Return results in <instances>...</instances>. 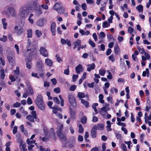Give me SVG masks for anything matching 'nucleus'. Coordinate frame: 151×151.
Instances as JSON below:
<instances>
[{
    "mask_svg": "<svg viewBox=\"0 0 151 151\" xmlns=\"http://www.w3.org/2000/svg\"><path fill=\"white\" fill-rule=\"evenodd\" d=\"M30 7L27 5L22 6L18 11V16L20 18L25 19L27 18L29 13L31 12Z\"/></svg>",
    "mask_w": 151,
    "mask_h": 151,
    "instance_id": "nucleus-1",
    "label": "nucleus"
},
{
    "mask_svg": "<svg viewBox=\"0 0 151 151\" xmlns=\"http://www.w3.org/2000/svg\"><path fill=\"white\" fill-rule=\"evenodd\" d=\"M2 13L4 14H6L9 17L10 16L15 17L17 16V12L15 9L12 7H8L6 11H4Z\"/></svg>",
    "mask_w": 151,
    "mask_h": 151,
    "instance_id": "nucleus-2",
    "label": "nucleus"
},
{
    "mask_svg": "<svg viewBox=\"0 0 151 151\" xmlns=\"http://www.w3.org/2000/svg\"><path fill=\"white\" fill-rule=\"evenodd\" d=\"M45 135L44 137H40V139H41L43 141H46L48 140V139L50 136L51 135H55L54 131L53 129H51L50 131H48L47 128H45L44 129Z\"/></svg>",
    "mask_w": 151,
    "mask_h": 151,
    "instance_id": "nucleus-3",
    "label": "nucleus"
},
{
    "mask_svg": "<svg viewBox=\"0 0 151 151\" xmlns=\"http://www.w3.org/2000/svg\"><path fill=\"white\" fill-rule=\"evenodd\" d=\"M36 104L38 107L41 110H43L45 108V104L42 100V97L41 95H39L35 100Z\"/></svg>",
    "mask_w": 151,
    "mask_h": 151,
    "instance_id": "nucleus-4",
    "label": "nucleus"
},
{
    "mask_svg": "<svg viewBox=\"0 0 151 151\" xmlns=\"http://www.w3.org/2000/svg\"><path fill=\"white\" fill-rule=\"evenodd\" d=\"M68 98L69 102L73 106L76 105L75 99L73 95L69 94L68 95Z\"/></svg>",
    "mask_w": 151,
    "mask_h": 151,
    "instance_id": "nucleus-5",
    "label": "nucleus"
},
{
    "mask_svg": "<svg viewBox=\"0 0 151 151\" xmlns=\"http://www.w3.org/2000/svg\"><path fill=\"white\" fill-rule=\"evenodd\" d=\"M40 54L45 57H48V53L47 50L44 47H40Z\"/></svg>",
    "mask_w": 151,
    "mask_h": 151,
    "instance_id": "nucleus-6",
    "label": "nucleus"
},
{
    "mask_svg": "<svg viewBox=\"0 0 151 151\" xmlns=\"http://www.w3.org/2000/svg\"><path fill=\"white\" fill-rule=\"evenodd\" d=\"M104 125L103 124H98L94 125L93 127V129L96 130H101L104 129Z\"/></svg>",
    "mask_w": 151,
    "mask_h": 151,
    "instance_id": "nucleus-7",
    "label": "nucleus"
},
{
    "mask_svg": "<svg viewBox=\"0 0 151 151\" xmlns=\"http://www.w3.org/2000/svg\"><path fill=\"white\" fill-rule=\"evenodd\" d=\"M14 30L18 35H21L23 32V28L22 27H19L18 26H16L14 27Z\"/></svg>",
    "mask_w": 151,
    "mask_h": 151,
    "instance_id": "nucleus-8",
    "label": "nucleus"
},
{
    "mask_svg": "<svg viewBox=\"0 0 151 151\" xmlns=\"http://www.w3.org/2000/svg\"><path fill=\"white\" fill-rule=\"evenodd\" d=\"M26 85L28 89L29 95H32L34 94V91L33 90L32 88V87L31 84L28 81L26 82Z\"/></svg>",
    "mask_w": 151,
    "mask_h": 151,
    "instance_id": "nucleus-9",
    "label": "nucleus"
},
{
    "mask_svg": "<svg viewBox=\"0 0 151 151\" xmlns=\"http://www.w3.org/2000/svg\"><path fill=\"white\" fill-rule=\"evenodd\" d=\"M75 70L77 74H80L81 72L83 71V68L82 65H78L75 68Z\"/></svg>",
    "mask_w": 151,
    "mask_h": 151,
    "instance_id": "nucleus-10",
    "label": "nucleus"
},
{
    "mask_svg": "<svg viewBox=\"0 0 151 151\" xmlns=\"http://www.w3.org/2000/svg\"><path fill=\"white\" fill-rule=\"evenodd\" d=\"M87 66L88 67L87 68V71L90 72L92 70H93L95 69L96 67V65L95 64L93 63L91 64H87Z\"/></svg>",
    "mask_w": 151,
    "mask_h": 151,
    "instance_id": "nucleus-11",
    "label": "nucleus"
},
{
    "mask_svg": "<svg viewBox=\"0 0 151 151\" xmlns=\"http://www.w3.org/2000/svg\"><path fill=\"white\" fill-rule=\"evenodd\" d=\"M55 27L56 24L54 22H53L51 26V30L53 35H55Z\"/></svg>",
    "mask_w": 151,
    "mask_h": 151,
    "instance_id": "nucleus-12",
    "label": "nucleus"
},
{
    "mask_svg": "<svg viewBox=\"0 0 151 151\" xmlns=\"http://www.w3.org/2000/svg\"><path fill=\"white\" fill-rule=\"evenodd\" d=\"M57 134L61 141H64L66 139L65 136L62 132L58 133Z\"/></svg>",
    "mask_w": 151,
    "mask_h": 151,
    "instance_id": "nucleus-13",
    "label": "nucleus"
},
{
    "mask_svg": "<svg viewBox=\"0 0 151 151\" xmlns=\"http://www.w3.org/2000/svg\"><path fill=\"white\" fill-rule=\"evenodd\" d=\"M144 55L142 56V60L143 61H145L147 60H149L150 58V56L148 53L145 52L144 54Z\"/></svg>",
    "mask_w": 151,
    "mask_h": 151,
    "instance_id": "nucleus-14",
    "label": "nucleus"
},
{
    "mask_svg": "<svg viewBox=\"0 0 151 151\" xmlns=\"http://www.w3.org/2000/svg\"><path fill=\"white\" fill-rule=\"evenodd\" d=\"M74 45L73 49L75 50L77 47L81 45V41L79 39H77L76 41L73 43Z\"/></svg>",
    "mask_w": 151,
    "mask_h": 151,
    "instance_id": "nucleus-15",
    "label": "nucleus"
},
{
    "mask_svg": "<svg viewBox=\"0 0 151 151\" xmlns=\"http://www.w3.org/2000/svg\"><path fill=\"white\" fill-rule=\"evenodd\" d=\"M57 124L58 126V127L57 128V129H58L57 131V133L58 132H62L61 131L63 128V124L59 122L57 123Z\"/></svg>",
    "mask_w": 151,
    "mask_h": 151,
    "instance_id": "nucleus-16",
    "label": "nucleus"
},
{
    "mask_svg": "<svg viewBox=\"0 0 151 151\" xmlns=\"http://www.w3.org/2000/svg\"><path fill=\"white\" fill-rule=\"evenodd\" d=\"M43 65L44 64L42 61L40 60H39L37 61L36 63V67L37 68H42V67L43 66Z\"/></svg>",
    "mask_w": 151,
    "mask_h": 151,
    "instance_id": "nucleus-17",
    "label": "nucleus"
},
{
    "mask_svg": "<svg viewBox=\"0 0 151 151\" xmlns=\"http://www.w3.org/2000/svg\"><path fill=\"white\" fill-rule=\"evenodd\" d=\"M7 58L9 62L12 63L14 60L15 57L13 54H9L8 55Z\"/></svg>",
    "mask_w": 151,
    "mask_h": 151,
    "instance_id": "nucleus-18",
    "label": "nucleus"
},
{
    "mask_svg": "<svg viewBox=\"0 0 151 151\" xmlns=\"http://www.w3.org/2000/svg\"><path fill=\"white\" fill-rule=\"evenodd\" d=\"M35 14L37 15H39L42 13V11L41 7L35 8Z\"/></svg>",
    "mask_w": 151,
    "mask_h": 151,
    "instance_id": "nucleus-19",
    "label": "nucleus"
},
{
    "mask_svg": "<svg viewBox=\"0 0 151 151\" xmlns=\"http://www.w3.org/2000/svg\"><path fill=\"white\" fill-rule=\"evenodd\" d=\"M139 54V52L137 50H136L135 51L134 53L132 54V58L134 61H137V56Z\"/></svg>",
    "mask_w": 151,
    "mask_h": 151,
    "instance_id": "nucleus-20",
    "label": "nucleus"
},
{
    "mask_svg": "<svg viewBox=\"0 0 151 151\" xmlns=\"http://www.w3.org/2000/svg\"><path fill=\"white\" fill-rule=\"evenodd\" d=\"M20 143V146H22V150H21V151H27V150L26 148V145L25 144H23V142L22 140L20 139L19 142Z\"/></svg>",
    "mask_w": 151,
    "mask_h": 151,
    "instance_id": "nucleus-21",
    "label": "nucleus"
},
{
    "mask_svg": "<svg viewBox=\"0 0 151 151\" xmlns=\"http://www.w3.org/2000/svg\"><path fill=\"white\" fill-rule=\"evenodd\" d=\"M45 62L47 65L49 66H51L53 64V62L52 60L49 58L46 59Z\"/></svg>",
    "mask_w": 151,
    "mask_h": 151,
    "instance_id": "nucleus-22",
    "label": "nucleus"
},
{
    "mask_svg": "<svg viewBox=\"0 0 151 151\" xmlns=\"http://www.w3.org/2000/svg\"><path fill=\"white\" fill-rule=\"evenodd\" d=\"M114 51L116 54H117L120 51L119 47L117 44H116L114 46Z\"/></svg>",
    "mask_w": 151,
    "mask_h": 151,
    "instance_id": "nucleus-23",
    "label": "nucleus"
},
{
    "mask_svg": "<svg viewBox=\"0 0 151 151\" xmlns=\"http://www.w3.org/2000/svg\"><path fill=\"white\" fill-rule=\"evenodd\" d=\"M20 73L19 69V67H17L15 70H14V75L15 77L18 78V75Z\"/></svg>",
    "mask_w": 151,
    "mask_h": 151,
    "instance_id": "nucleus-24",
    "label": "nucleus"
},
{
    "mask_svg": "<svg viewBox=\"0 0 151 151\" xmlns=\"http://www.w3.org/2000/svg\"><path fill=\"white\" fill-rule=\"evenodd\" d=\"M104 96L102 94H100L99 96V102L101 104H104V101L103 100Z\"/></svg>",
    "mask_w": 151,
    "mask_h": 151,
    "instance_id": "nucleus-25",
    "label": "nucleus"
},
{
    "mask_svg": "<svg viewBox=\"0 0 151 151\" xmlns=\"http://www.w3.org/2000/svg\"><path fill=\"white\" fill-rule=\"evenodd\" d=\"M106 72L105 69L103 68H101L99 70V73L100 75L102 76H104Z\"/></svg>",
    "mask_w": 151,
    "mask_h": 151,
    "instance_id": "nucleus-26",
    "label": "nucleus"
},
{
    "mask_svg": "<svg viewBox=\"0 0 151 151\" xmlns=\"http://www.w3.org/2000/svg\"><path fill=\"white\" fill-rule=\"evenodd\" d=\"M60 3L59 2L56 3L53 6L54 9L55 10H58L60 7V8L62 7V6H60Z\"/></svg>",
    "mask_w": 151,
    "mask_h": 151,
    "instance_id": "nucleus-27",
    "label": "nucleus"
},
{
    "mask_svg": "<svg viewBox=\"0 0 151 151\" xmlns=\"http://www.w3.org/2000/svg\"><path fill=\"white\" fill-rule=\"evenodd\" d=\"M81 102L85 106L86 108H88L89 107V103L87 101L83 99H81Z\"/></svg>",
    "mask_w": 151,
    "mask_h": 151,
    "instance_id": "nucleus-28",
    "label": "nucleus"
},
{
    "mask_svg": "<svg viewBox=\"0 0 151 151\" xmlns=\"http://www.w3.org/2000/svg\"><path fill=\"white\" fill-rule=\"evenodd\" d=\"M99 39H102L104 38L106 36L105 34L103 32H101L100 33H97Z\"/></svg>",
    "mask_w": 151,
    "mask_h": 151,
    "instance_id": "nucleus-29",
    "label": "nucleus"
},
{
    "mask_svg": "<svg viewBox=\"0 0 151 151\" xmlns=\"http://www.w3.org/2000/svg\"><path fill=\"white\" fill-rule=\"evenodd\" d=\"M57 12L60 14L63 13L65 11V8L63 7H61L56 10Z\"/></svg>",
    "mask_w": 151,
    "mask_h": 151,
    "instance_id": "nucleus-30",
    "label": "nucleus"
},
{
    "mask_svg": "<svg viewBox=\"0 0 151 151\" xmlns=\"http://www.w3.org/2000/svg\"><path fill=\"white\" fill-rule=\"evenodd\" d=\"M26 142L27 144L28 145H32V144L35 143V140L27 139V140Z\"/></svg>",
    "mask_w": 151,
    "mask_h": 151,
    "instance_id": "nucleus-31",
    "label": "nucleus"
},
{
    "mask_svg": "<svg viewBox=\"0 0 151 151\" xmlns=\"http://www.w3.org/2000/svg\"><path fill=\"white\" fill-rule=\"evenodd\" d=\"M109 13L111 15L115 16L117 18V19H120V18L117 14L113 10L110 11L109 12Z\"/></svg>",
    "mask_w": 151,
    "mask_h": 151,
    "instance_id": "nucleus-32",
    "label": "nucleus"
},
{
    "mask_svg": "<svg viewBox=\"0 0 151 151\" xmlns=\"http://www.w3.org/2000/svg\"><path fill=\"white\" fill-rule=\"evenodd\" d=\"M52 109H53V112L56 114H57L58 113L57 112V111H61V109L60 108H59L58 107H53L52 108Z\"/></svg>",
    "mask_w": 151,
    "mask_h": 151,
    "instance_id": "nucleus-33",
    "label": "nucleus"
},
{
    "mask_svg": "<svg viewBox=\"0 0 151 151\" xmlns=\"http://www.w3.org/2000/svg\"><path fill=\"white\" fill-rule=\"evenodd\" d=\"M110 26V24L107 22H104L102 23V27L103 28H106Z\"/></svg>",
    "mask_w": 151,
    "mask_h": 151,
    "instance_id": "nucleus-34",
    "label": "nucleus"
},
{
    "mask_svg": "<svg viewBox=\"0 0 151 151\" xmlns=\"http://www.w3.org/2000/svg\"><path fill=\"white\" fill-rule=\"evenodd\" d=\"M147 74V77H148L149 76V70L148 68H146L145 71H144L143 72L142 75L143 76H145L146 74Z\"/></svg>",
    "mask_w": 151,
    "mask_h": 151,
    "instance_id": "nucleus-35",
    "label": "nucleus"
},
{
    "mask_svg": "<svg viewBox=\"0 0 151 151\" xmlns=\"http://www.w3.org/2000/svg\"><path fill=\"white\" fill-rule=\"evenodd\" d=\"M43 19H39L37 22V25L40 26H43L44 25Z\"/></svg>",
    "mask_w": 151,
    "mask_h": 151,
    "instance_id": "nucleus-36",
    "label": "nucleus"
},
{
    "mask_svg": "<svg viewBox=\"0 0 151 151\" xmlns=\"http://www.w3.org/2000/svg\"><path fill=\"white\" fill-rule=\"evenodd\" d=\"M26 119L31 122H34V117L32 116L29 115L27 116Z\"/></svg>",
    "mask_w": 151,
    "mask_h": 151,
    "instance_id": "nucleus-37",
    "label": "nucleus"
},
{
    "mask_svg": "<svg viewBox=\"0 0 151 151\" xmlns=\"http://www.w3.org/2000/svg\"><path fill=\"white\" fill-rule=\"evenodd\" d=\"M91 134L92 137L93 138H95L96 136V132L95 129H93V128L91 131Z\"/></svg>",
    "mask_w": 151,
    "mask_h": 151,
    "instance_id": "nucleus-38",
    "label": "nucleus"
},
{
    "mask_svg": "<svg viewBox=\"0 0 151 151\" xmlns=\"http://www.w3.org/2000/svg\"><path fill=\"white\" fill-rule=\"evenodd\" d=\"M118 92L117 89L114 87L111 88L110 90V92L111 94H113L114 92L115 93H117Z\"/></svg>",
    "mask_w": 151,
    "mask_h": 151,
    "instance_id": "nucleus-39",
    "label": "nucleus"
},
{
    "mask_svg": "<svg viewBox=\"0 0 151 151\" xmlns=\"http://www.w3.org/2000/svg\"><path fill=\"white\" fill-rule=\"evenodd\" d=\"M78 97L80 99L85 98V95L82 92H79L78 93Z\"/></svg>",
    "mask_w": 151,
    "mask_h": 151,
    "instance_id": "nucleus-40",
    "label": "nucleus"
},
{
    "mask_svg": "<svg viewBox=\"0 0 151 151\" xmlns=\"http://www.w3.org/2000/svg\"><path fill=\"white\" fill-rule=\"evenodd\" d=\"M32 31L31 29L27 30V35L28 38L31 37L32 36Z\"/></svg>",
    "mask_w": 151,
    "mask_h": 151,
    "instance_id": "nucleus-41",
    "label": "nucleus"
},
{
    "mask_svg": "<svg viewBox=\"0 0 151 151\" xmlns=\"http://www.w3.org/2000/svg\"><path fill=\"white\" fill-rule=\"evenodd\" d=\"M0 72L1 73V78L2 79H4L5 76V75L4 73V70L3 69H1L0 71Z\"/></svg>",
    "mask_w": 151,
    "mask_h": 151,
    "instance_id": "nucleus-42",
    "label": "nucleus"
},
{
    "mask_svg": "<svg viewBox=\"0 0 151 151\" xmlns=\"http://www.w3.org/2000/svg\"><path fill=\"white\" fill-rule=\"evenodd\" d=\"M98 104L97 103H95V104H93L92 107L93 108V109L95 113L96 114H97L98 113V111L97 109L96 108V106H98Z\"/></svg>",
    "mask_w": 151,
    "mask_h": 151,
    "instance_id": "nucleus-43",
    "label": "nucleus"
},
{
    "mask_svg": "<svg viewBox=\"0 0 151 151\" xmlns=\"http://www.w3.org/2000/svg\"><path fill=\"white\" fill-rule=\"evenodd\" d=\"M136 8L139 12H143V6L141 5H139L137 6Z\"/></svg>",
    "mask_w": 151,
    "mask_h": 151,
    "instance_id": "nucleus-44",
    "label": "nucleus"
},
{
    "mask_svg": "<svg viewBox=\"0 0 151 151\" xmlns=\"http://www.w3.org/2000/svg\"><path fill=\"white\" fill-rule=\"evenodd\" d=\"M87 121V118L86 116H83L81 118V122L82 124H85L86 123Z\"/></svg>",
    "mask_w": 151,
    "mask_h": 151,
    "instance_id": "nucleus-45",
    "label": "nucleus"
},
{
    "mask_svg": "<svg viewBox=\"0 0 151 151\" xmlns=\"http://www.w3.org/2000/svg\"><path fill=\"white\" fill-rule=\"evenodd\" d=\"M109 59L112 62H114L115 60L114 56L113 54L111 55L109 57Z\"/></svg>",
    "mask_w": 151,
    "mask_h": 151,
    "instance_id": "nucleus-46",
    "label": "nucleus"
},
{
    "mask_svg": "<svg viewBox=\"0 0 151 151\" xmlns=\"http://www.w3.org/2000/svg\"><path fill=\"white\" fill-rule=\"evenodd\" d=\"M79 130L78 132L81 133H83V129L81 124H79L78 126Z\"/></svg>",
    "mask_w": 151,
    "mask_h": 151,
    "instance_id": "nucleus-47",
    "label": "nucleus"
},
{
    "mask_svg": "<svg viewBox=\"0 0 151 151\" xmlns=\"http://www.w3.org/2000/svg\"><path fill=\"white\" fill-rule=\"evenodd\" d=\"M35 33L37 36L38 37H40L41 35H42L41 31L38 29L36 30Z\"/></svg>",
    "mask_w": 151,
    "mask_h": 151,
    "instance_id": "nucleus-48",
    "label": "nucleus"
},
{
    "mask_svg": "<svg viewBox=\"0 0 151 151\" xmlns=\"http://www.w3.org/2000/svg\"><path fill=\"white\" fill-rule=\"evenodd\" d=\"M107 72L108 73V75H107V78L110 79H111L112 78V76L111 73L110 72L109 70H107Z\"/></svg>",
    "mask_w": 151,
    "mask_h": 151,
    "instance_id": "nucleus-49",
    "label": "nucleus"
},
{
    "mask_svg": "<svg viewBox=\"0 0 151 151\" xmlns=\"http://www.w3.org/2000/svg\"><path fill=\"white\" fill-rule=\"evenodd\" d=\"M7 37L6 36L3 35L2 37L0 39V40L3 42H5L7 40Z\"/></svg>",
    "mask_w": 151,
    "mask_h": 151,
    "instance_id": "nucleus-50",
    "label": "nucleus"
},
{
    "mask_svg": "<svg viewBox=\"0 0 151 151\" xmlns=\"http://www.w3.org/2000/svg\"><path fill=\"white\" fill-rule=\"evenodd\" d=\"M53 101L56 103L59 104H60V101L58 98L57 97H55L53 98Z\"/></svg>",
    "mask_w": 151,
    "mask_h": 151,
    "instance_id": "nucleus-51",
    "label": "nucleus"
},
{
    "mask_svg": "<svg viewBox=\"0 0 151 151\" xmlns=\"http://www.w3.org/2000/svg\"><path fill=\"white\" fill-rule=\"evenodd\" d=\"M124 143L127 145L128 148L130 149V145L132 144V143L130 141H124Z\"/></svg>",
    "mask_w": 151,
    "mask_h": 151,
    "instance_id": "nucleus-52",
    "label": "nucleus"
},
{
    "mask_svg": "<svg viewBox=\"0 0 151 151\" xmlns=\"http://www.w3.org/2000/svg\"><path fill=\"white\" fill-rule=\"evenodd\" d=\"M121 148L123 150V151H127V148L124 144H122Z\"/></svg>",
    "mask_w": 151,
    "mask_h": 151,
    "instance_id": "nucleus-53",
    "label": "nucleus"
},
{
    "mask_svg": "<svg viewBox=\"0 0 151 151\" xmlns=\"http://www.w3.org/2000/svg\"><path fill=\"white\" fill-rule=\"evenodd\" d=\"M33 6L35 8H35H37L39 7H40L39 5L37 3V1H35L33 2Z\"/></svg>",
    "mask_w": 151,
    "mask_h": 151,
    "instance_id": "nucleus-54",
    "label": "nucleus"
},
{
    "mask_svg": "<svg viewBox=\"0 0 151 151\" xmlns=\"http://www.w3.org/2000/svg\"><path fill=\"white\" fill-rule=\"evenodd\" d=\"M21 106V104L19 103L16 102L14 104L13 106L14 108H17L20 107Z\"/></svg>",
    "mask_w": 151,
    "mask_h": 151,
    "instance_id": "nucleus-55",
    "label": "nucleus"
},
{
    "mask_svg": "<svg viewBox=\"0 0 151 151\" xmlns=\"http://www.w3.org/2000/svg\"><path fill=\"white\" fill-rule=\"evenodd\" d=\"M26 67L28 69H31V63L28 60V62L26 63Z\"/></svg>",
    "mask_w": 151,
    "mask_h": 151,
    "instance_id": "nucleus-56",
    "label": "nucleus"
},
{
    "mask_svg": "<svg viewBox=\"0 0 151 151\" xmlns=\"http://www.w3.org/2000/svg\"><path fill=\"white\" fill-rule=\"evenodd\" d=\"M78 77V75L77 74H73L72 76L73 81H75Z\"/></svg>",
    "mask_w": 151,
    "mask_h": 151,
    "instance_id": "nucleus-57",
    "label": "nucleus"
},
{
    "mask_svg": "<svg viewBox=\"0 0 151 151\" xmlns=\"http://www.w3.org/2000/svg\"><path fill=\"white\" fill-rule=\"evenodd\" d=\"M89 43L90 44L91 46L93 47H94L95 46V44L93 42V41L91 40H89Z\"/></svg>",
    "mask_w": 151,
    "mask_h": 151,
    "instance_id": "nucleus-58",
    "label": "nucleus"
},
{
    "mask_svg": "<svg viewBox=\"0 0 151 151\" xmlns=\"http://www.w3.org/2000/svg\"><path fill=\"white\" fill-rule=\"evenodd\" d=\"M98 121V118L96 116H93L92 122H97Z\"/></svg>",
    "mask_w": 151,
    "mask_h": 151,
    "instance_id": "nucleus-59",
    "label": "nucleus"
},
{
    "mask_svg": "<svg viewBox=\"0 0 151 151\" xmlns=\"http://www.w3.org/2000/svg\"><path fill=\"white\" fill-rule=\"evenodd\" d=\"M70 112L71 115V117L74 118L75 117L76 114V112L75 111L70 110Z\"/></svg>",
    "mask_w": 151,
    "mask_h": 151,
    "instance_id": "nucleus-60",
    "label": "nucleus"
},
{
    "mask_svg": "<svg viewBox=\"0 0 151 151\" xmlns=\"http://www.w3.org/2000/svg\"><path fill=\"white\" fill-rule=\"evenodd\" d=\"M2 24L4 26V29H6L7 25V24L5 22V19H2Z\"/></svg>",
    "mask_w": 151,
    "mask_h": 151,
    "instance_id": "nucleus-61",
    "label": "nucleus"
},
{
    "mask_svg": "<svg viewBox=\"0 0 151 151\" xmlns=\"http://www.w3.org/2000/svg\"><path fill=\"white\" fill-rule=\"evenodd\" d=\"M145 119V122H147V121H149L148 120H151V114L149 116H147V117H146L144 118Z\"/></svg>",
    "mask_w": 151,
    "mask_h": 151,
    "instance_id": "nucleus-62",
    "label": "nucleus"
},
{
    "mask_svg": "<svg viewBox=\"0 0 151 151\" xmlns=\"http://www.w3.org/2000/svg\"><path fill=\"white\" fill-rule=\"evenodd\" d=\"M51 81L53 85H55L57 83V81L55 78H53L51 80Z\"/></svg>",
    "mask_w": 151,
    "mask_h": 151,
    "instance_id": "nucleus-63",
    "label": "nucleus"
},
{
    "mask_svg": "<svg viewBox=\"0 0 151 151\" xmlns=\"http://www.w3.org/2000/svg\"><path fill=\"white\" fill-rule=\"evenodd\" d=\"M81 8L84 10H86L87 9V6L85 3H83L81 5Z\"/></svg>",
    "mask_w": 151,
    "mask_h": 151,
    "instance_id": "nucleus-64",
    "label": "nucleus"
}]
</instances>
